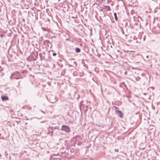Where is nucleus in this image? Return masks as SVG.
Instances as JSON below:
<instances>
[{
  "label": "nucleus",
  "instance_id": "9",
  "mask_svg": "<svg viewBox=\"0 0 160 160\" xmlns=\"http://www.w3.org/2000/svg\"><path fill=\"white\" fill-rule=\"evenodd\" d=\"M115 107V108H117V107Z\"/></svg>",
  "mask_w": 160,
  "mask_h": 160
},
{
  "label": "nucleus",
  "instance_id": "2",
  "mask_svg": "<svg viewBox=\"0 0 160 160\" xmlns=\"http://www.w3.org/2000/svg\"><path fill=\"white\" fill-rule=\"evenodd\" d=\"M116 114L118 115L120 118H121L123 116V114L121 111L119 110H115V111Z\"/></svg>",
  "mask_w": 160,
  "mask_h": 160
},
{
  "label": "nucleus",
  "instance_id": "6",
  "mask_svg": "<svg viewBox=\"0 0 160 160\" xmlns=\"http://www.w3.org/2000/svg\"><path fill=\"white\" fill-rule=\"evenodd\" d=\"M114 17H115V20L117 21L118 18H117V17L116 13H114Z\"/></svg>",
  "mask_w": 160,
  "mask_h": 160
},
{
  "label": "nucleus",
  "instance_id": "1",
  "mask_svg": "<svg viewBox=\"0 0 160 160\" xmlns=\"http://www.w3.org/2000/svg\"><path fill=\"white\" fill-rule=\"evenodd\" d=\"M61 130L67 133H69L70 132V128L68 126L65 125H63L62 126Z\"/></svg>",
  "mask_w": 160,
  "mask_h": 160
},
{
  "label": "nucleus",
  "instance_id": "4",
  "mask_svg": "<svg viewBox=\"0 0 160 160\" xmlns=\"http://www.w3.org/2000/svg\"><path fill=\"white\" fill-rule=\"evenodd\" d=\"M2 101H6L8 99V97L5 96H2Z\"/></svg>",
  "mask_w": 160,
  "mask_h": 160
},
{
  "label": "nucleus",
  "instance_id": "5",
  "mask_svg": "<svg viewBox=\"0 0 160 160\" xmlns=\"http://www.w3.org/2000/svg\"><path fill=\"white\" fill-rule=\"evenodd\" d=\"M75 51L77 52H80V49L78 48H76L75 49Z\"/></svg>",
  "mask_w": 160,
  "mask_h": 160
},
{
  "label": "nucleus",
  "instance_id": "7",
  "mask_svg": "<svg viewBox=\"0 0 160 160\" xmlns=\"http://www.w3.org/2000/svg\"><path fill=\"white\" fill-rule=\"evenodd\" d=\"M56 54L55 53H54L52 54V55L54 56H55L56 55Z\"/></svg>",
  "mask_w": 160,
  "mask_h": 160
},
{
  "label": "nucleus",
  "instance_id": "3",
  "mask_svg": "<svg viewBox=\"0 0 160 160\" xmlns=\"http://www.w3.org/2000/svg\"><path fill=\"white\" fill-rule=\"evenodd\" d=\"M17 74H18V73L17 72H16V73L14 72V73L12 74V75L10 77L11 79H12V78H14L18 79V78H17V77H16L15 76V75H16Z\"/></svg>",
  "mask_w": 160,
  "mask_h": 160
},
{
  "label": "nucleus",
  "instance_id": "8",
  "mask_svg": "<svg viewBox=\"0 0 160 160\" xmlns=\"http://www.w3.org/2000/svg\"><path fill=\"white\" fill-rule=\"evenodd\" d=\"M126 72H125V74H126Z\"/></svg>",
  "mask_w": 160,
  "mask_h": 160
}]
</instances>
